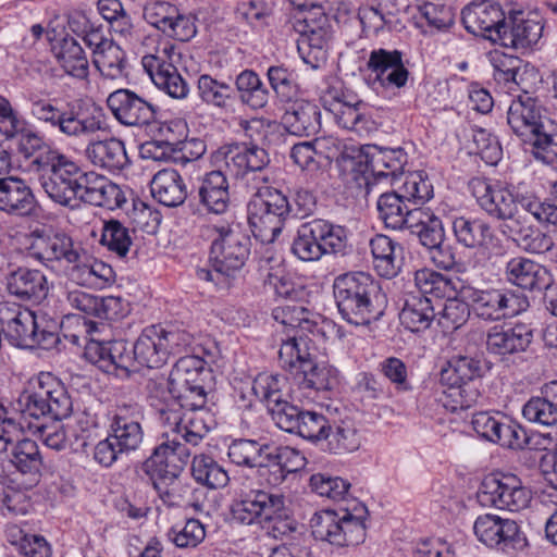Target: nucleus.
Returning a JSON list of instances; mask_svg holds the SVG:
<instances>
[{"mask_svg": "<svg viewBox=\"0 0 557 557\" xmlns=\"http://www.w3.org/2000/svg\"><path fill=\"white\" fill-rule=\"evenodd\" d=\"M333 289L338 311L350 324L368 325L377 321L387 306L380 283L364 272L337 276Z\"/></svg>", "mask_w": 557, "mask_h": 557, "instance_id": "2", "label": "nucleus"}, {"mask_svg": "<svg viewBox=\"0 0 557 557\" xmlns=\"http://www.w3.org/2000/svg\"><path fill=\"white\" fill-rule=\"evenodd\" d=\"M207 362L197 356L180 358L169 375V392L177 406L199 409L207 405Z\"/></svg>", "mask_w": 557, "mask_h": 557, "instance_id": "8", "label": "nucleus"}, {"mask_svg": "<svg viewBox=\"0 0 557 557\" xmlns=\"http://www.w3.org/2000/svg\"><path fill=\"white\" fill-rule=\"evenodd\" d=\"M482 367L481 361L470 356H458L455 362V373L458 374L460 381L459 394L460 397H469V399L461 401L460 408L465 409L470 407L471 403H474L479 397V392L475 388L467 386L468 381H472L474 377L481 375Z\"/></svg>", "mask_w": 557, "mask_h": 557, "instance_id": "59", "label": "nucleus"}, {"mask_svg": "<svg viewBox=\"0 0 557 557\" xmlns=\"http://www.w3.org/2000/svg\"><path fill=\"white\" fill-rule=\"evenodd\" d=\"M141 412L136 404L117 406L110 424V435L119 451L128 454L137 450L144 440V431L140 425Z\"/></svg>", "mask_w": 557, "mask_h": 557, "instance_id": "23", "label": "nucleus"}, {"mask_svg": "<svg viewBox=\"0 0 557 557\" xmlns=\"http://www.w3.org/2000/svg\"><path fill=\"white\" fill-rule=\"evenodd\" d=\"M528 306L529 302L524 296L494 289L482 292L476 298L473 311L484 320H500L519 314Z\"/></svg>", "mask_w": 557, "mask_h": 557, "instance_id": "27", "label": "nucleus"}, {"mask_svg": "<svg viewBox=\"0 0 557 557\" xmlns=\"http://www.w3.org/2000/svg\"><path fill=\"white\" fill-rule=\"evenodd\" d=\"M531 152L535 160L557 168V123L554 121L546 125L531 143Z\"/></svg>", "mask_w": 557, "mask_h": 557, "instance_id": "62", "label": "nucleus"}, {"mask_svg": "<svg viewBox=\"0 0 557 557\" xmlns=\"http://www.w3.org/2000/svg\"><path fill=\"white\" fill-rule=\"evenodd\" d=\"M189 457L185 444L172 437L157 446L152 455L144 462L143 469L152 481L180 475Z\"/></svg>", "mask_w": 557, "mask_h": 557, "instance_id": "21", "label": "nucleus"}, {"mask_svg": "<svg viewBox=\"0 0 557 557\" xmlns=\"http://www.w3.org/2000/svg\"><path fill=\"white\" fill-rule=\"evenodd\" d=\"M319 107L308 100H295L286 110L283 122L286 129L296 136H310L321 126Z\"/></svg>", "mask_w": 557, "mask_h": 557, "instance_id": "39", "label": "nucleus"}, {"mask_svg": "<svg viewBox=\"0 0 557 557\" xmlns=\"http://www.w3.org/2000/svg\"><path fill=\"white\" fill-rule=\"evenodd\" d=\"M7 292L21 301L41 302L49 294L47 276L36 269L17 268L5 276Z\"/></svg>", "mask_w": 557, "mask_h": 557, "instance_id": "28", "label": "nucleus"}, {"mask_svg": "<svg viewBox=\"0 0 557 557\" xmlns=\"http://www.w3.org/2000/svg\"><path fill=\"white\" fill-rule=\"evenodd\" d=\"M197 87L201 100L218 108L226 107L233 94L231 85L220 82L208 74L199 76Z\"/></svg>", "mask_w": 557, "mask_h": 557, "instance_id": "63", "label": "nucleus"}, {"mask_svg": "<svg viewBox=\"0 0 557 557\" xmlns=\"http://www.w3.org/2000/svg\"><path fill=\"white\" fill-rule=\"evenodd\" d=\"M269 474L268 482L271 485H278L285 481L287 474L300 470L305 466V457L295 448L289 446L269 447L265 456Z\"/></svg>", "mask_w": 557, "mask_h": 557, "instance_id": "42", "label": "nucleus"}, {"mask_svg": "<svg viewBox=\"0 0 557 557\" xmlns=\"http://www.w3.org/2000/svg\"><path fill=\"white\" fill-rule=\"evenodd\" d=\"M152 485L157 491L159 498L168 507H183L193 506L189 496L193 492V487L183 482L180 475L174 478L159 479L152 481Z\"/></svg>", "mask_w": 557, "mask_h": 557, "instance_id": "57", "label": "nucleus"}, {"mask_svg": "<svg viewBox=\"0 0 557 557\" xmlns=\"http://www.w3.org/2000/svg\"><path fill=\"white\" fill-rule=\"evenodd\" d=\"M506 20L502 5L490 0L471 3L461 12V22L469 33L483 36L493 42L500 38Z\"/></svg>", "mask_w": 557, "mask_h": 557, "instance_id": "20", "label": "nucleus"}, {"mask_svg": "<svg viewBox=\"0 0 557 557\" xmlns=\"http://www.w3.org/2000/svg\"><path fill=\"white\" fill-rule=\"evenodd\" d=\"M414 285L419 294L405 297L399 313L400 323L411 332H423L433 320L444 334L453 330L450 304L453 301V282L447 275L430 269H421L414 273Z\"/></svg>", "mask_w": 557, "mask_h": 557, "instance_id": "1", "label": "nucleus"}, {"mask_svg": "<svg viewBox=\"0 0 557 557\" xmlns=\"http://www.w3.org/2000/svg\"><path fill=\"white\" fill-rule=\"evenodd\" d=\"M193 342V336L180 329H165L151 325L143 330L133 345L136 363L147 368H160L172 355L186 349Z\"/></svg>", "mask_w": 557, "mask_h": 557, "instance_id": "9", "label": "nucleus"}, {"mask_svg": "<svg viewBox=\"0 0 557 557\" xmlns=\"http://www.w3.org/2000/svg\"><path fill=\"white\" fill-rule=\"evenodd\" d=\"M252 392L270 410L287 399V381L277 374L260 373L253 380Z\"/></svg>", "mask_w": 557, "mask_h": 557, "instance_id": "50", "label": "nucleus"}, {"mask_svg": "<svg viewBox=\"0 0 557 557\" xmlns=\"http://www.w3.org/2000/svg\"><path fill=\"white\" fill-rule=\"evenodd\" d=\"M478 499L484 507L520 511L528 507L531 492L517 475L495 472L485 475L482 480Z\"/></svg>", "mask_w": 557, "mask_h": 557, "instance_id": "13", "label": "nucleus"}, {"mask_svg": "<svg viewBox=\"0 0 557 557\" xmlns=\"http://www.w3.org/2000/svg\"><path fill=\"white\" fill-rule=\"evenodd\" d=\"M28 248L30 257L48 265L52 262L65 264L77 258L79 244H75L71 236L65 233L34 232Z\"/></svg>", "mask_w": 557, "mask_h": 557, "instance_id": "22", "label": "nucleus"}, {"mask_svg": "<svg viewBox=\"0 0 557 557\" xmlns=\"http://www.w3.org/2000/svg\"><path fill=\"white\" fill-rule=\"evenodd\" d=\"M36 323L37 313L15 305H0V325L13 346L34 348Z\"/></svg>", "mask_w": 557, "mask_h": 557, "instance_id": "24", "label": "nucleus"}, {"mask_svg": "<svg viewBox=\"0 0 557 557\" xmlns=\"http://www.w3.org/2000/svg\"><path fill=\"white\" fill-rule=\"evenodd\" d=\"M404 197L396 190L384 193L377 200V211L380 219L386 227L401 230L404 213L407 209Z\"/></svg>", "mask_w": 557, "mask_h": 557, "instance_id": "61", "label": "nucleus"}, {"mask_svg": "<svg viewBox=\"0 0 557 557\" xmlns=\"http://www.w3.org/2000/svg\"><path fill=\"white\" fill-rule=\"evenodd\" d=\"M52 51L60 64L69 75L86 79L89 74L88 59L81 45L72 37H64L57 41Z\"/></svg>", "mask_w": 557, "mask_h": 557, "instance_id": "46", "label": "nucleus"}, {"mask_svg": "<svg viewBox=\"0 0 557 557\" xmlns=\"http://www.w3.org/2000/svg\"><path fill=\"white\" fill-rule=\"evenodd\" d=\"M235 84L243 103L252 109H261L267 106L269 91L257 73L245 70L236 77Z\"/></svg>", "mask_w": 557, "mask_h": 557, "instance_id": "54", "label": "nucleus"}, {"mask_svg": "<svg viewBox=\"0 0 557 557\" xmlns=\"http://www.w3.org/2000/svg\"><path fill=\"white\" fill-rule=\"evenodd\" d=\"M10 462L23 474L37 475L44 461L38 444L23 436L20 423H7V429H0V455L8 451Z\"/></svg>", "mask_w": 557, "mask_h": 557, "instance_id": "16", "label": "nucleus"}, {"mask_svg": "<svg viewBox=\"0 0 557 557\" xmlns=\"http://www.w3.org/2000/svg\"><path fill=\"white\" fill-rule=\"evenodd\" d=\"M273 319L282 325L284 331L292 335L287 338L297 336L308 337V333H313L317 322L312 319V313L300 305L277 306L272 311Z\"/></svg>", "mask_w": 557, "mask_h": 557, "instance_id": "47", "label": "nucleus"}, {"mask_svg": "<svg viewBox=\"0 0 557 557\" xmlns=\"http://www.w3.org/2000/svg\"><path fill=\"white\" fill-rule=\"evenodd\" d=\"M314 352L315 347L309 337L295 335L282 339L278 358L282 367L294 374L299 389H331L335 377L331 375L330 369L317 364Z\"/></svg>", "mask_w": 557, "mask_h": 557, "instance_id": "6", "label": "nucleus"}, {"mask_svg": "<svg viewBox=\"0 0 557 557\" xmlns=\"http://www.w3.org/2000/svg\"><path fill=\"white\" fill-rule=\"evenodd\" d=\"M213 231L218 237L211 245L212 270L199 269L197 276L202 281L221 284L222 278L235 277L240 271L249 256V248L245 237L230 226H214Z\"/></svg>", "mask_w": 557, "mask_h": 557, "instance_id": "7", "label": "nucleus"}, {"mask_svg": "<svg viewBox=\"0 0 557 557\" xmlns=\"http://www.w3.org/2000/svg\"><path fill=\"white\" fill-rule=\"evenodd\" d=\"M230 185L226 175L220 171L207 173L198 188L200 203L210 212L224 213L230 205Z\"/></svg>", "mask_w": 557, "mask_h": 557, "instance_id": "41", "label": "nucleus"}, {"mask_svg": "<svg viewBox=\"0 0 557 557\" xmlns=\"http://www.w3.org/2000/svg\"><path fill=\"white\" fill-rule=\"evenodd\" d=\"M113 116L125 126L143 127L157 122L158 108L126 88L111 92L107 99Z\"/></svg>", "mask_w": 557, "mask_h": 557, "instance_id": "18", "label": "nucleus"}, {"mask_svg": "<svg viewBox=\"0 0 557 557\" xmlns=\"http://www.w3.org/2000/svg\"><path fill=\"white\" fill-rule=\"evenodd\" d=\"M104 127L102 109L95 103L76 99L62 109L58 131L65 137L86 139Z\"/></svg>", "mask_w": 557, "mask_h": 557, "instance_id": "17", "label": "nucleus"}, {"mask_svg": "<svg viewBox=\"0 0 557 557\" xmlns=\"http://www.w3.org/2000/svg\"><path fill=\"white\" fill-rule=\"evenodd\" d=\"M92 63L104 78L120 79L125 76V52L113 41L97 51L92 57Z\"/></svg>", "mask_w": 557, "mask_h": 557, "instance_id": "55", "label": "nucleus"}, {"mask_svg": "<svg viewBox=\"0 0 557 557\" xmlns=\"http://www.w3.org/2000/svg\"><path fill=\"white\" fill-rule=\"evenodd\" d=\"M522 417L530 423L541 426L557 425V409L542 394L532 396L521 410Z\"/></svg>", "mask_w": 557, "mask_h": 557, "instance_id": "60", "label": "nucleus"}, {"mask_svg": "<svg viewBox=\"0 0 557 557\" xmlns=\"http://www.w3.org/2000/svg\"><path fill=\"white\" fill-rule=\"evenodd\" d=\"M473 532L487 547L505 549L515 542L519 527L513 520L485 513L475 519Z\"/></svg>", "mask_w": 557, "mask_h": 557, "instance_id": "30", "label": "nucleus"}, {"mask_svg": "<svg viewBox=\"0 0 557 557\" xmlns=\"http://www.w3.org/2000/svg\"><path fill=\"white\" fill-rule=\"evenodd\" d=\"M284 499L280 493L252 488L243 482L233 488L231 515L238 523L260 525L281 511Z\"/></svg>", "mask_w": 557, "mask_h": 557, "instance_id": "12", "label": "nucleus"}, {"mask_svg": "<svg viewBox=\"0 0 557 557\" xmlns=\"http://www.w3.org/2000/svg\"><path fill=\"white\" fill-rule=\"evenodd\" d=\"M397 191L406 201L424 202L433 196V186L429 182L426 174L416 171L404 175Z\"/></svg>", "mask_w": 557, "mask_h": 557, "instance_id": "64", "label": "nucleus"}, {"mask_svg": "<svg viewBox=\"0 0 557 557\" xmlns=\"http://www.w3.org/2000/svg\"><path fill=\"white\" fill-rule=\"evenodd\" d=\"M506 277L511 284L528 290L542 289L549 284L547 270L523 257H516L507 262Z\"/></svg>", "mask_w": 557, "mask_h": 557, "instance_id": "35", "label": "nucleus"}, {"mask_svg": "<svg viewBox=\"0 0 557 557\" xmlns=\"http://www.w3.org/2000/svg\"><path fill=\"white\" fill-rule=\"evenodd\" d=\"M174 128L180 129L181 135H183L185 125L182 122L161 124L159 126V133L163 138L160 140H150L145 143L141 147L143 156L158 161L170 158L171 153L175 151L176 146Z\"/></svg>", "mask_w": 557, "mask_h": 557, "instance_id": "58", "label": "nucleus"}, {"mask_svg": "<svg viewBox=\"0 0 557 557\" xmlns=\"http://www.w3.org/2000/svg\"><path fill=\"white\" fill-rule=\"evenodd\" d=\"M35 198L26 182L16 176H0V210L26 215L34 208Z\"/></svg>", "mask_w": 557, "mask_h": 557, "instance_id": "34", "label": "nucleus"}, {"mask_svg": "<svg viewBox=\"0 0 557 557\" xmlns=\"http://www.w3.org/2000/svg\"><path fill=\"white\" fill-rule=\"evenodd\" d=\"M543 24L537 18L524 17L517 13L506 20L505 27L497 44L506 48L524 51L539 42Z\"/></svg>", "mask_w": 557, "mask_h": 557, "instance_id": "29", "label": "nucleus"}, {"mask_svg": "<svg viewBox=\"0 0 557 557\" xmlns=\"http://www.w3.org/2000/svg\"><path fill=\"white\" fill-rule=\"evenodd\" d=\"M344 169L350 171L359 186L364 184L368 191L381 180L391 178L392 184L403 175L407 156L403 149H385L374 153L370 159L358 152L356 156L344 157Z\"/></svg>", "mask_w": 557, "mask_h": 557, "instance_id": "10", "label": "nucleus"}, {"mask_svg": "<svg viewBox=\"0 0 557 557\" xmlns=\"http://www.w3.org/2000/svg\"><path fill=\"white\" fill-rule=\"evenodd\" d=\"M532 341L533 330L528 324L494 325L486 334V349L492 355L506 357L525 351Z\"/></svg>", "mask_w": 557, "mask_h": 557, "instance_id": "25", "label": "nucleus"}, {"mask_svg": "<svg viewBox=\"0 0 557 557\" xmlns=\"http://www.w3.org/2000/svg\"><path fill=\"white\" fill-rule=\"evenodd\" d=\"M33 164L40 172L41 188L53 202L67 208L78 205L84 172L75 161L57 149L48 148L36 157Z\"/></svg>", "mask_w": 557, "mask_h": 557, "instance_id": "4", "label": "nucleus"}, {"mask_svg": "<svg viewBox=\"0 0 557 557\" xmlns=\"http://www.w3.org/2000/svg\"><path fill=\"white\" fill-rule=\"evenodd\" d=\"M367 65L383 88L399 89L408 82L409 72L403 63V53L398 50L374 49Z\"/></svg>", "mask_w": 557, "mask_h": 557, "instance_id": "26", "label": "nucleus"}, {"mask_svg": "<svg viewBox=\"0 0 557 557\" xmlns=\"http://www.w3.org/2000/svg\"><path fill=\"white\" fill-rule=\"evenodd\" d=\"M310 528L314 539L337 546L358 545L366 537L363 520L348 511L343 515L333 510L315 512L310 519Z\"/></svg>", "mask_w": 557, "mask_h": 557, "instance_id": "14", "label": "nucleus"}, {"mask_svg": "<svg viewBox=\"0 0 557 557\" xmlns=\"http://www.w3.org/2000/svg\"><path fill=\"white\" fill-rule=\"evenodd\" d=\"M315 245L323 248L324 255L342 251L346 246V231L326 220L315 219L302 224Z\"/></svg>", "mask_w": 557, "mask_h": 557, "instance_id": "48", "label": "nucleus"}, {"mask_svg": "<svg viewBox=\"0 0 557 557\" xmlns=\"http://www.w3.org/2000/svg\"><path fill=\"white\" fill-rule=\"evenodd\" d=\"M159 421L166 429V436L184 440L194 446L198 445L209 432L213 422L206 406L199 409L182 408L173 403L159 410Z\"/></svg>", "mask_w": 557, "mask_h": 557, "instance_id": "15", "label": "nucleus"}, {"mask_svg": "<svg viewBox=\"0 0 557 557\" xmlns=\"http://www.w3.org/2000/svg\"><path fill=\"white\" fill-rule=\"evenodd\" d=\"M191 475L209 488H223L230 482L226 470L208 455H196L191 461Z\"/></svg>", "mask_w": 557, "mask_h": 557, "instance_id": "51", "label": "nucleus"}, {"mask_svg": "<svg viewBox=\"0 0 557 557\" xmlns=\"http://www.w3.org/2000/svg\"><path fill=\"white\" fill-rule=\"evenodd\" d=\"M493 77L499 85H504L508 91L516 90L522 81L523 61L520 58L494 51L491 55Z\"/></svg>", "mask_w": 557, "mask_h": 557, "instance_id": "49", "label": "nucleus"}, {"mask_svg": "<svg viewBox=\"0 0 557 557\" xmlns=\"http://www.w3.org/2000/svg\"><path fill=\"white\" fill-rule=\"evenodd\" d=\"M224 163L227 171L238 177L250 171L263 170L269 163V156L257 145H235L224 153Z\"/></svg>", "mask_w": 557, "mask_h": 557, "instance_id": "37", "label": "nucleus"}, {"mask_svg": "<svg viewBox=\"0 0 557 557\" xmlns=\"http://www.w3.org/2000/svg\"><path fill=\"white\" fill-rule=\"evenodd\" d=\"M293 207L286 196L276 189H265L248 205V222L255 237L272 243L282 232Z\"/></svg>", "mask_w": 557, "mask_h": 557, "instance_id": "11", "label": "nucleus"}, {"mask_svg": "<svg viewBox=\"0 0 557 557\" xmlns=\"http://www.w3.org/2000/svg\"><path fill=\"white\" fill-rule=\"evenodd\" d=\"M322 103L326 111L333 114L335 122L343 128L355 132L359 136L374 131V122L360 111L359 103L350 104L341 100L333 91H327L322 97Z\"/></svg>", "mask_w": 557, "mask_h": 557, "instance_id": "33", "label": "nucleus"}, {"mask_svg": "<svg viewBox=\"0 0 557 557\" xmlns=\"http://www.w3.org/2000/svg\"><path fill=\"white\" fill-rule=\"evenodd\" d=\"M553 120L546 116L543 107L529 96H520L511 101L507 111V123L512 132L531 143Z\"/></svg>", "mask_w": 557, "mask_h": 557, "instance_id": "19", "label": "nucleus"}, {"mask_svg": "<svg viewBox=\"0 0 557 557\" xmlns=\"http://www.w3.org/2000/svg\"><path fill=\"white\" fill-rule=\"evenodd\" d=\"M455 238L467 248H478L492 239L491 227L481 220L455 219Z\"/></svg>", "mask_w": 557, "mask_h": 557, "instance_id": "56", "label": "nucleus"}, {"mask_svg": "<svg viewBox=\"0 0 557 557\" xmlns=\"http://www.w3.org/2000/svg\"><path fill=\"white\" fill-rule=\"evenodd\" d=\"M373 267L380 276L392 278L401 267V248L386 235H375L370 240Z\"/></svg>", "mask_w": 557, "mask_h": 557, "instance_id": "45", "label": "nucleus"}, {"mask_svg": "<svg viewBox=\"0 0 557 557\" xmlns=\"http://www.w3.org/2000/svg\"><path fill=\"white\" fill-rule=\"evenodd\" d=\"M418 235L423 246H434L445 236L442 221L423 208L409 209L404 213L403 228Z\"/></svg>", "mask_w": 557, "mask_h": 557, "instance_id": "40", "label": "nucleus"}, {"mask_svg": "<svg viewBox=\"0 0 557 557\" xmlns=\"http://www.w3.org/2000/svg\"><path fill=\"white\" fill-rule=\"evenodd\" d=\"M468 189L476 199L479 206L491 216L506 222L518 220L525 212H530L539 222L547 219L549 206L541 205L534 195H516L506 186L492 185L487 180L473 177L468 182Z\"/></svg>", "mask_w": 557, "mask_h": 557, "instance_id": "3", "label": "nucleus"}, {"mask_svg": "<svg viewBox=\"0 0 557 557\" xmlns=\"http://www.w3.org/2000/svg\"><path fill=\"white\" fill-rule=\"evenodd\" d=\"M460 150L465 149L468 154H478L486 163L495 164L502 154V148L495 137H492L483 128L462 127L458 131Z\"/></svg>", "mask_w": 557, "mask_h": 557, "instance_id": "44", "label": "nucleus"}, {"mask_svg": "<svg viewBox=\"0 0 557 557\" xmlns=\"http://www.w3.org/2000/svg\"><path fill=\"white\" fill-rule=\"evenodd\" d=\"M16 410L25 422L51 418L62 420L73 410L72 399L65 387L51 374L40 373L21 393Z\"/></svg>", "mask_w": 557, "mask_h": 557, "instance_id": "5", "label": "nucleus"}, {"mask_svg": "<svg viewBox=\"0 0 557 557\" xmlns=\"http://www.w3.org/2000/svg\"><path fill=\"white\" fill-rule=\"evenodd\" d=\"M148 40L156 42V46L146 52L141 59V64L151 78L163 71L172 70L175 66L174 62L178 58V53L175 51V46L169 40H156L153 38H148Z\"/></svg>", "mask_w": 557, "mask_h": 557, "instance_id": "52", "label": "nucleus"}, {"mask_svg": "<svg viewBox=\"0 0 557 557\" xmlns=\"http://www.w3.org/2000/svg\"><path fill=\"white\" fill-rule=\"evenodd\" d=\"M270 445L255 440L238 438L234 440L227 450L228 459L237 467L257 468L260 475H267L265 456L269 453Z\"/></svg>", "mask_w": 557, "mask_h": 557, "instance_id": "43", "label": "nucleus"}, {"mask_svg": "<svg viewBox=\"0 0 557 557\" xmlns=\"http://www.w3.org/2000/svg\"><path fill=\"white\" fill-rule=\"evenodd\" d=\"M530 212H525L518 220L505 222L502 233L511 238L519 248L529 253H544L553 250V238L541 230L529 224Z\"/></svg>", "mask_w": 557, "mask_h": 557, "instance_id": "32", "label": "nucleus"}, {"mask_svg": "<svg viewBox=\"0 0 557 557\" xmlns=\"http://www.w3.org/2000/svg\"><path fill=\"white\" fill-rule=\"evenodd\" d=\"M82 184L81 201L110 210L121 208L126 201L119 185L94 171L84 173Z\"/></svg>", "mask_w": 557, "mask_h": 557, "instance_id": "31", "label": "nucleus"}, {"mask_svg": "<svg viewBox=\"0 0 557 557\" xmlns=\"http://www.w3.org/2000/svg\"><path fill=\"white\" fill-rule=\"evenodd\" d=\"M85 156L95 166L110 172L121 171L129 162L124 143L116 138L90 141Z\"/></svg>", "mask_w": 557, "mask_h": 557, "instance_id": "36", "label": "nucleus"}, {"mask_svg": "<svg viewBox=\"0 0 557 557\" xmlns=\"http://www.w3.org/2000/svg\"><path fill=\"white\" fill-rule=\"evenodd\" d=\"M326 449L333 454L352 453L359 449L361 436L351 420H342L327 432Z\"/></svg>", "mask_w": 557, "mask_h": 557, "instance_id": "53", "label": "nucleus"}, {"mask_svg": "<svg viewBox=\"0 0 557 557\" xmlns=\"http://www.w3.org/2000/svg\"><path fill=\"white\" fill-rule=\"evenodd\" d=\"M152 197L165 207H178L187 197V188L180 173L174 169L158 171L151 182Z\"/></svg>", "mask_w": 557, "mask_h": 557, "instance_id": "38", "label": "nucleus"}]
</instances>
